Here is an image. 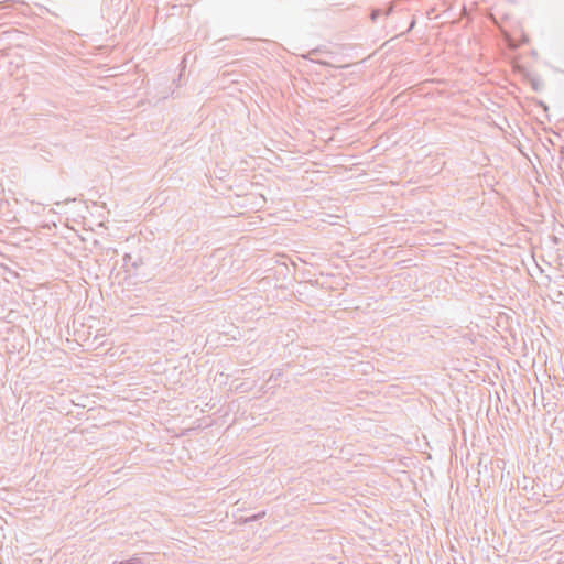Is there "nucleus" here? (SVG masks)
Masks as SVG:
<instances>
[{
	"label": "nucleus",
	"instance_id": "nucleus-1",
	"mask_svg": "<svg viewBox=\"0 0 564 564\" xmlns=\"http://www.w3.org/2000/svg\"><path fill=\"white\" fill-rule=\"evenodd\" d=\"M264 516H265V511H261V512H259V513H257V514H253V516H251V517L246 518V519H245V522H252V521H257V520H259V519L263 518Z\"/></svg>",
	"mask_w": 564,
	"mask_h": 564
},
{
	"label": "nucleus",
	"instance_id": "nucleus-2",
	"mask_svg": "<svg viewBox=\"0 0 564 564\" xmlns=\"http://www.w3.org/2000/svg\"><path fill=\"white\" fill-rule=\"evenodd\" d=\"M124 561H126V564H143L142 558L138 557V556H132Z\"/></svg>",
	"mask_w": 564,
	"mask_h": 564
},
{
	"label": "nucleus",
	"instance_id": "nucleus-3",
	"mask_svg": "<svg viewBox=\"0 0 564 564\" xmlns=\"http://www.w3.org/2000/svg\"><path fill=\"white\" fill-rule=\"evenodd\" d=\"M380 14H381V11H380V10H373V11L371 12V20H372V21H376V20H377V18H378Z\"/></svg>",
	"mask_w": 564,
	"mask_h": 564
},
{
	"label": "nucleus",
	"instance_id": "nucleus-4",
	"mask_svg": "<svg viewBox=\"0 0 564 564\" xmlns=\"http://www.w3.org/2000/svg\"><path fill=\"white\" fill-rule=\"evenodd\" d=\"M317 51H318V50H312V51H310V52H308V54H307V55H305L304 57H305V58H308V59H312V55L316 54V52H317Z\"/></svg>",
	"mask_w": 564,
	"mask_h": 564
},
{
	"label": "nucleus",
	"instance_id": "nucleus-5",
	"mask_svg": "<svg viewBox=\"0 0 564 564\" xmlns=\"http://www.w3.org/2000/svg\"><path fill=\"white\" fill-rule=\"evenodd\" d=\"M113 564H126V561L115 562Z\"/></svg>",
	"mask_w": 564,
	"mask_h": 564
},
{
	"label": "nucleus",
	"instance_id": "nucleus-6",
	"mask_svg": "<svg viewBox=\"0 0 564 564\" xmlns=\"http://www.w3.org/2000/svg\"><path fill=\"white\" fill-rule=\"evenodd\" d=\"M113 564H126V561L115 562Z\"/></svg>",
	"mask_w": 564,
	"mask_h": 564
}]
</instances>
